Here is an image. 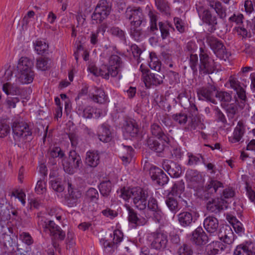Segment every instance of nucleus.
Wrapping results in <instances>:
<instances>
[{"label": "nucleus", "instance_id": "nucleus-1", "mask_svg": "<svg viewBox=\"0 0 255 255\" xmlns=\"http://www.w3.org/2000/svg\"><path fill=\"white\" fill-rule=\"evenodd\" d=\"M109 67L103 64L98 68L95 65L91 64L89 65V70L96 76H101L106 79H108L110 75L112 77L117 76L122 67L120 57L117 55H111L109 58Z\"/></svg>", "mask_w": 255, "mask_h": 255}, {"label": "nucleus", "instance_id": "nucleus-2", "mask_svg": "<svg viewBox=\"0 0 255 255\" xmlns=\"http://www.w3.org/2000/svg\"><path fill=\"white\" fill-rule=\"evenodd\" d=\"M117 193L125 201L132 198L135 207L138 210H143L147 206V192L140 187H124L118 190Z\"/></svg>", "mask_w": 255, "mask_h": 255}, {"label": "nucleus", "instance_id": "nucleus-3", "mask_svg": "<svg viewBox=\"0 0 255 255\" xmlns=\"http://www.w3.org/2000/svg\"><path fill=\"white\" fill-rule=\"evenodd\" d=\"M83 165L80 155L75 151H70L68 159L63 162L64 171L70 174L76 172Z\"/></svg>", "mask_w": 255, "mask_h": 255}, {"label": "nucleus", "instance_id": "nucleus-4", "mask_svg": "<svg viewBox=\"0 0 255 255\" xmlns=\"http://www.w3.org/2000/svg\"><path fill=\"white\" fill-rule=\"evenodd\" d=\"M199 57V70L200 74L206 75L213 73L216 68L214 60L209 57L207 52L202 48H200Z\"/></svg>", "mask_w": 255, "mask_h": 255}, {"label": "nucleus", "instance_id": "nucleus-5", "mask_svg": "<svg viewBox=\"0 0 255 255\" xmlns=\"http://www.w3.org/2000/svg\"><path fill=\"white\" fill-rule=\"evenodd\" d=\"M125 17L130 21V25H141L145 22L142 9L139 6H128L125 12Z\"/></svg>", "mask_w": 255, "mask_h": 255}, {"label": "nucleus", "instance_id": "nucleus-6", "mask_svg": "<svg viewBox=\"0 0 255 255\" xmlns=\"http://www.w3.org/2000/svg\"><path fill=\"white\" fill-rule=\"evenodd\" d=\"M148 240L152 248L157 250H163L168 242L167 234L162 231H156L149 235Z\"/></svg>", "mask_w": 255, "mask_h": 255}, {"label": "nucleus", "instance_id": "nucleus-7", "mask_svg": "<svg viewBox=\"0 0 255 255\" xmlns=\"http://www.w3.org/2000/svg\"><path fill=\"white\" fill-rule=\"evenodd\" d=\"M12 129L14 139L18 141H24L28 136L31 134L28 125L25 122H14Z\"/></svg>", "mask_w": 255, "mask_h": 255}, {"label": "nucleus", "instance_id": "nucleus-8", "mask_svg": "<svg viewBox=\"0 0 255 255\" xmlns=\"http://www.w3.org/2000/svg\"><path fill=\"white\" fill-rule=\"evenodd\" d=\"M217 92V87L214 84H208L207 86L198 89L197 93L199 100L217 104V103L215 99Z\"/></svg>", "mask_w": 255, "mask_h": 255}, {"label": "nucleus", "instance_id": "nucleus-9", "mask_svg": "<svg viewBox=\"0 0 255 255\" xmlns=\"http://www.w3.org/2000/svg\"><path fill=\"white\" fill-rule=\"evenodd\" d=\"M208 41L214 53L219 58L226 60L230 55L220 40L214 37H209L208 38Z\"/></svg>", "mask_w": 255, "mask_h": 255}, {"label": "nucleus", "instance_id": "nucleus-10", "mask_svg": "<svg viewBox=\"0 0 255 255\" xmlns=\"http://www.w3.org/2000/svg\"><path fill=\"white\" fill-rule=\"evenodd\" d=\"M162 167L172 177H178L182 172L181 166L171 160H164L162 162Z\"/></svg>", "mask_w": 255, "mask_h": 255}, {"label": "nucleus", "instance_id": "nucleus-11", "mask_svg": "<svg viewBox=\"0 0 255 255\" xmlns=\"http://www.w3.org/2000/svg\"><path fill=\"white\" fill-rule=\"evenodd\" d=\"M164 75L162 73H149L148 75L144 76L143 82L147 88L151 86H157L163 83Z\"/></svg>", "mask_w": 255, "mask_h": 255}, {"label": "nucleus", "instance_id": "nucleus-12", "mask_svg": "<svg viewBox=\"0 0 255 255\" xmlns=\"http://www.w3.org/2000/svg\"><path fill=\"white\" fill-rule=\"evenodd\" d=\"M177 216L179 223L182 227L189 226L196 220V213L192 210L182 212Z\"/></svg>", "mask_w": 255, "mask_h": 255}, {"label": "nucleus", "instance_id": "nucleus-13", "mask_svg": "<svg viewBox=\"0 0 255 255\" xmlns=\"http://www.w3.org/2000/svg\"><path fill=\"white\" fill-rule=\"evenodd\" d=\"M219 239L225 243L231 244L234 239V233L231 228L228 225L223 226L221 227L218 233Z\"/></svg>", "mask_w": 255, "mask_h": 255}, {"label": "nucleus", "instance_id": "nucleus-14", "mask_svg": "<svg viewBox=\"0 0 255 255\" xmlns=\"http://www.w3.org/2000/svg\"><path fill=\"white\" fill-rule=\"evenodd\" d=\"M150 173L152 179L156 180L159 185H164L168 182V177L160 168L153 166L150 168Z\"/></svg>", "mask_w": 255, "mask_h": 255}, {"label": "nucleus", "instance_id": "nucleus-15", "mask_svg": "<svg viewBox=\"0 0 255 255\" xmlns=\"http://www.w3.org/2000/svg\"><path fill=\"white\" fill-rule=\"evenodd\" d=\"M68 185L69 196L66 200L67 204L69 207H74L77 205L78 200L81 197L82 193L78 189L74 188L71 183L68 182Z\"/></svg>", "mask_w": 255, "mask_h": 255}, {"label": "nucleus", "instance_id": "nucleus-16", "mask_svg": "<svg viewBox=\"0 0 255 255\" xmlns=\"http://www.w3.org/2000/svg\"><path fill=\"white\" fill-rule=\"evenodd\" d=\"M227 202L222 198L212 199L207 204V209L208 211L218 213L227 208Z\"/></svg>", "mask_w": 255, "mask_h": 255}, {"label": "nucleus", "instance_id": "nucleus-17", "mask_svg": "<svg viewBox=\"0 0 255 255\" xmlns=\"http://www.w3.org/2000/svg\"><path fill=\"white\" fill-rule=\"evenodd\" d=\"M208 241V237L201 227L197 228L192 233L191 241L197 245L206 244Z\"/></svg>", "mask_w": 255, "mask_h": 255}, {"label": "nucleus", "instance_id": "nucleus-18", "mask_svg": "<svg viewBox=\"0 0 255 255\" xmlns=\"http://www.w3.org/2000/svg\"><path fill=\"white\" fill-rule=\"evenodd\" d=\"M150 131L153 136L163 140L165 143H168L169 142L170 139L168 136L164 132L159 125L156 123L151 124Z\"/></svg>", "mask_w": 255, "mask_h": 255}, {"label": "nucleus", "instance_id": "nucleus-19", "mask_svg": "<svg viewBox=\"0 0 255 255\" xmlns=\"http://www.w3.org/2000/svg\"><path fill=\"white\" fill-rule=\"evenodd\" d=\"M204 227L207 232L211 235L217 233L219 227L218 219L213 216H208L204 221Z\"/></svg>", "mask_w": 255, "mask_h": 255}, {"label": "nucleus", "instance_id": "nucleus-20", "mask_svg": "<svg viewBox=\"0 0 255 255\" xmlns=\"http://www.w3.org/2000/svg\"><path fill=\"white\" fill-rule=\"evenodd\" d=\"M100 155L97 150H89L86 152L85 164L91 167H97L100 163Z\"/></svg>", "mask_w": 255, "mask_h": 255}, {"label": "nucleus", "instance_id": "nucleus-21", "mask_svg": "<svg viewBox=\"0 0 255 255\" xmlns=\"http://www.w3.org/2000/svg\"><path fill=\"white\" fill-rule=\"evenodd\" d=\"M200 7L198 8H197V10L202 21L207 24L211 25L212 30H215L216 29L215 26L217 24L216 16L213 15L211 11L208 9L204 10L202 15H200Z\"/></svg>", "mask_w": 255, "mask_h": 255}, {"label": "nucleus", "instance_id": "nucleus-22", "mask_svg": "<svg viewBox=\"0 0 255 255\" xmlns=\"http://www.w3.org/2000/svg\"><path fill=\"white\" fill-rule=\"evenodd\" d=\"M223 187V184L221 182L211 179L208 182L206 186V190L204 191V196L205 198H208L211 195L215 193L219 188Z\"/></svg>", "mask_w": 255, "mask_h": 255}, {"label": "nucleus", "instance_id": "nucleus-23", "mask_svg": "<svg viewBox=\"0 0 255 255\" xmlns=\"http://www.w3.org/2000/svg\"><path fill=\"white\" fill-rule=\"evenodd\" d=\"M246 127L243 121H239L235 128L232 138L230 140L232 143L239 142L245 133Z\"/></svg>", "mask_w": 255, "mask_h": 255}, {"label": "nucleus", "instance_id": "nucleus-24", "mask_svg": "<svg viewBox=\"0 0 255 255\" xmlns=\"http://www.w3.org/2000/svg\"><path fill=\"white\" fill-rule=\"evenodd\" d=\"M123 130L125 135L131 137L136 136L139 131L137 125L134 122L131 121H126Z\"/></svg>", "mask_w": 255, "mask_h": 255}, {"label": "nucleus", "instance_id": "nucleus-25", "mask_svg": "<svg viewBox=\"0 0 255 255\" xmlns=\"http://www.w3.org/2000/svg\"><path fill=\"white\" fill-rule=\"evenodd\" d=\"M95 93L91 94L90 98L94 102L104 104L109 102L108 97L103 89L95 87Z\"/></svg>", "mask_w": 255, "mask_h": 255}, {"label": "nucleus", "instance_id": "nucleus-26", "mask_svg": "<svg viewBox=\"0 0 255 255\" xmlns=\"http://www.w3.org/2000/svg\"><path fill=\"white\" fill-rule=\"evenodd\" d=\"M146 144L149 149L157 153H161L164 149L163 142L160 143L152 137H149L147 139Z\"/></svg>", "mask_w": 255, "mask_h": 255}, {"label": "nucleus", "instance_id": "nucleus-27", "mask_svg": "<svg viewBox=\"0 0 255 255\" xmlns=\"http://www.w3.org/2000/svg\"><path fill=\"white\" fill-rule=\"evenodd\" d=\"M95 9L107 18L111 12V5L106 0H100Z\"/></svg>", "mask_w": 255, "mask_h": 255}, {"label": "nucleus", "instance_id": "nucleus-28", "mask_svg": "<svg viewBox=\"0 0 255 255\" xmlns=\"http://www.w3.org/2000/svg\"><path fill=\"white\" fill-rule=\"evenodd\" d=\"M34 76L33 71H18L17 78L22 84H28L33 81Z\"/></svg>", "mask_w": 255, "mask_h": 255}, {"label": "nucleus", "instance_id": "nucleus-29", "mask_svg": "<svg viewBox=\"0 0 255 255\" xmlns=\"http://www.w3.org/2000/svg\"><path fill=\"white\" fill-rule=\"evenodd\" d=\"M32 67V61L27 57H22L19 59L17 68L18 71H33Z\"/></svg>", "mask_w": 255, "mask_h": 255}, {"label": "nucleus", "instance_id": "nucleus-30", "mask_svg": "<svg viewBox=\"0 0 255 255\" xmlns=\"http://www.w3.org/2000/svg\"><path fill=\"white\" fill-rule=\"evenodd\" d=\"M94 109L90 106L84 108L81 105H79L77 108V113L83 118L91 119L93 117Z\"/></svg>", "mask_w": 255, "mask_h": 255}, {"label": "nucleus", "instance_id": "nucleus-31", "mask_svg": "<svg viewBox=\"0 0 255 255\" xmlns=\"http://www.w3.org/2000/svg\"><path fill=\"white\" fill-rule=\"evenodd\" d=\"M165 203L170 211L174 214L179 210L177 200L170 194L165 199Z\"/></svg>", "mask_w": 255, "mask_h": 255}, {"label": "nucleus", "instance_id": "nucleus-32", "mask_svg": "<svg viewBox=\"0 0 255 255\" xmlns=\"http://www.w3.org/2000/svg\"><path fill=\"white\" fill-rule=\"evenodd\" d=\"M216 97L219 99L221 102V107H223V104L225 105L229 103L232 99V95L230 93L223 91H218L216 92Z\"/></svg>", "mask_w": 255, "mask_h": 255}, {"label": "nucleus", "instance_id": "nucleus-33", "mask_svg": "<svg viewBox=\"0 0 255 255\" xmlns=\"http://www.w3.org/2000/svg\"><path fill=\"white\" fill-rule=\"evenodd\" d=\"M99 139L105 142H108L112 139V134L110 129L103 125L100 129L99 133Z\"/></svg>", "mask_w": 255, "mask_h": 255}, {"label": "nucleus", "instance_id": "nucleus-34", "mask_svg": "<svg viewBox=\"0 0 255 255\" xmlns=\"http://www.w3.org/2000/svg\"><path fill=\"white\" fill-rule=\"evenodd\" d=\"M2 90L6 95H19L21 93L20 90L18 87L9 83L3 85Z\"/></svg>", "mask_w": 255, "mask_h": 255}, {"label": "nucleus", "instance_id": "nucleus-35", "mask_svg": "<svg viewBox=\"0 0 255 255\" xmlns=\"http://www.w3.org/2000/svg\"><path fill=\"white\" fill-rule=\"evenodd\" d=\"M107 26L105 23L102 24L95 32H92L90 36V42L93 45H95L99 41V35L100 32H102L103 35L105 33Z\"/></svg>", "mask_w": 255, "mask_h": 255}, {"label": "nucleus", "instance_id": "nucleus-36", "mask_svg": "<svg viewBox=\"0 0 255 255\" xmlns=\"http://www.w3.org/2000/svg\"><path fill=\"white\" fill-rule=\"evenodd\" d=\"M112 185L110 181H105L100 183L99 188L101 194L104 197H108L112 190Z\"/></svg>", "mask_w": 255, "mask_h": 255}, {"label": "nucleus", "instance_id": "nucleus-37", "mask_svg": "<svg viewBox=\"0 0 255 255\" xmlns=\"http://www.w3.org/2000/svg\"><path fill=\"white\" fill-rule=\"evenodd\" d=\"M184 188V183L182 181H178L174 184L169 194L172 196L180 197Z\"/></svg>", "mask_w": 255, "mask_h": 255}, {"label": "nucleus", "instance_id": "nucleus-38", "mask_svg": "<svg viewBox=\"0 0 255 255\" xmlns=\"http://www.w3.org/2000/svg\"><path fill=\"white\" fill-rule=\"evenodd\" d=\"M233 255H255V253L250 250L247 246L241 244L237 246Z\"/></svg>", "mask_w": 255, "mask_h": 255}, {"label": "nucleus", "instance_id": "nucleus-39", "mask_svg": "<svg viewBox=\"0 0 255 255\" xmlns=\"http://www.w3.org/2000/svg\"><path fill=\"white\" fill-rule=\"evenodd\" d=\"M222 108L226 111L229 118H233L238 111V106L236 103H228L227 105L223 104Z\"/></svg>", "mask_w": 255, "mask_h": 255}, {"label": "nucleus", "instance_id": "nucleus-40", "mask_svg": "<svg viewBox=\"0 0 255 255\" xmlns=\"http://www.w3.org/2000/svg\"><path fill=\"white\" fill-rule=\"evenodd\" d=\"M157 8L163 14H170V8L166 0H155Z\"/></svg>", "mask_w": 255, "mask_h": 255}, {"label": "nucleus", "instance_id": "nucleus-41", "mask_svg": "<svg viewBox=\"0 0 255 255\" xmlns=\"http://www.w3.org/2000/svg\"><path fill=\"white\" fill-rule=\"evenodd\" d=\"M125 207L128 211V220L129 222L139 225V219L137 217V214L131 208L129 205L126 204Z\"/></svg>", "mask_w": 255, "mask_h": 255}, {"label": "nucleus", "instance_id": "nucleus-42", "mask_svg": "<svg viewBox=\"0 0 255 255\" xmlns=\"http://www.w3.org/2000/svg\"><path fill=\"white\" fill-rule=\"evenodd\" d=\"M150 61H149V66L156 71H159L161 68V62L154 53H150L149 55Z\"/></svg>", "mask_w": 255, "mask_h": 255}, {"label": "nucleus", "instance_id": "nucleus-43", "mask_svg": "<svg viewBox=\"0 0 255 255\" xmlns=\"http://www.w3.org/2000/svg\"><path fill=\"white\" fill-rule=\"evenodd\" d=\"M140 26V25H130V34L131 36L136 41L140 40L142 35L141 29L139 27Z\"/></svg>", "mask_w": 255, "mask_h": 255}, {"label": "nucleus", "instance_id": "nucleus-44", "mask_svg": "<svg viewBox=\"0 0 255 255\" xmlns=\"http://www.w3.org/2000/svg\"><path fill=\"white\" fill-rule=\"evenodd\" d=\"M35 50L38 54H42L48 50V45L44 41L37 40L34 43Z\"/></svg>", "mask_w": 255, "mask_h": 255}, {"label": "nucleus", "instance_id": "nucleus-45", "mask_svg": "<svg viewBox=\"0 0 255 255\" xmlns=\"http://www.w3.org/2000/svg\"><path fill=\"white\" fill-rule=\"evenodd\" d=\"M42 227L45 229H48L51 236L55 235L56 232L60 228L53 221L51 220L48 221L47 222H45L42 225Z\"/></svg>", "mask_w": 255, "mask_h": 255}, {"label": "nucleus", "instance_id": "nucleus-46", "mask_svg": "<svg viewBox=\"0 0 255 255\" xmlns=\"http://www.w3.org/2000/svg\"><path fill=\"white\" fill-rule=\"evenodd\" d=\"M36 68L42 71H45L49 68L48 60L47 58L40 57L36 59Z\"/></svg>", "mask_w": 255, "mask_h": 255}, {"label": "nucleus", "instance_id": "nucleus-47", "mask_svg": "<svg viewBox=\"0 0 255 255\" xmlns=\"http://www.w3.org/2000/svg\"><path fill=\"white\" fill-rule=\"evenodd\" d=\"M188 160L187 164L190 166L196 165L201 161V159H202V161L204 160L200 154L195 155L191 153H188Z\"/></svg>", "mask_w": 255, "mask_h": 255}, {"label": "nucleus", "instance_id": "nucleus-48", "mask_svg": "<svg viewBox=\"0 0 255 255\" xmlns=\"http://www.w3.org/2000/svg\"><path fill=\"white\" fill-rule=\"evenodd\" d=\"M189 128L190 130H196L197 131L205 128V125L198 120L195 118L192 119L189 124Z\"/></svg>", "mask_w": 255, "mask_h": 255}, {"label": "nucleus", "instance_id": "nucleus-49", "mask_svg": "<svg viewBox=\"0 0 255 255\" xmlns=\"http://www.w3.org/2000/svg\"><path fill=\"white\" fill-rule=\"evenodd\" d=\"M124 149L127 151V153L126 154L122 155L121 158L123 161L126 164L131 161L133 155V150L132 148L129 146H125Z\"/></svg>", "mask_w": 255, "mask_h": 255}, {"label": "nucleus", "instance_id": "nucleus-50", "mask_svg": "<svg viewBox=\"0 0 255 255\" xmlns=\"http://www.w3.org/2000/svg\"><path fill=\"white\" fill-rule=\"evenodd\" d=\"M86 197L91 201L96 202L99 199L98 191L94 188H89L86 193Z\"/></svg>", "mask_w": 255, "mask_h": 255}, {"label": "nucleus", "instance_id": "nucleus-51", "mask_svg": "<svg viewBox=\"0 0 255 255\" xmlns=\"http://www.w3.org/2000/svg\"><path fill=\"white\" fill-rule=\"evenodd\" d=\"M110 32L113 35L118 37L121 40H125V32L119 27H112L110 29Z\"/></svg>", "mask_w": 255, "mask_h": 255}, {"label": "nucleus", "instance_id": "nucleus-52", "mask_svg": "<svg viewBox=\"0 0 255 255\" xmlns=\"http://www.w3.org/2000/svg\"><path fill=\"white\" fill-rule=\"evenodd\" d=\"M178 255H192L193 250L191 247L186 244H183L178 250Z\"/></svg>", "mask_w": 255, "mask_h": 255}, {"label": "nucleus", "instance_id": "nucleus-53", "mask_svg": "<svg viewBox=\"0 0 255 255\" xmlns=\"http://www.w3.org/2000/svg\"><path fill=\"white\" fill-rule=\"evenodd\" d=\"M173 120L180 125L185 124L187 121V116L185 114L178 113L172 116Z\"/></svg>", "mask_w": 255, "mask_h": 255}, {"label": "nucleus", "instance_id": "nucleus-54", "mask_svg": "<svg viewBox=\"0 0 255 255\" xmlns=\"http://www.w3.org/2000/svg\"><path fill=\"white\" fill-rule=\"evenodd\" d=\"M19 239L27 245H31L33 244V241L30 235L26 232H22L19 235Z\"/></svg>", "mask_w": 255, "mask_h": 255}, {"label": "nucleus", "instance_id": "nucleus-55", "mask_svg": "<svg viewBox=\"0 0 255 255\" xmlns=\"http://www.w3.org/2000/svg\"><path fill=\"white\" fill-rule=\"evenodd\" d=\"M214 9L221 18H224L226 16V8L223 6L220 1L216 4V6Z\"/></svg>", "mask_w": 255, "mask_h": 255}, {"label": "nucleus", "instance_id": "nucleus-56", "mask_svg": "<svg viewBox=\"0 0 255 255\" xmlns=\"http://www.w3.org/2000/svg\"><path fill=\"white\" fill-rule=\"evenodd\" d=\"M169 25L163 23L161 22L159 23V27L161 32L162 39L166 38L169 35Z\"/></svg>", "mask_w": 255, "mask_h": 255}, {"label": "nucleus", "instance_id": "nucleus-57", "mask_svg": "<svg viewBox=\"0 0 255 255\" xmlns=\"http://www.w3.org/2000/svg\"><path fill=\"white\" fill-rule=\"evenodd\" d=\"M148 15L150 20V29L154 31L157 29L156 22L157 20L156 15L151 10L149 11Z\"/></svg>", "mask_w": 255, "mask_h": 255}, {"label": "nucleus", "instance_id": "nucleus-58", "mask_svg": "<svg viewBox=\"0 0 255 255\" xmlns=\"http://www.w3.org/2000/svg\"><path fill=\"white\" fill-rule=\"evenodd\" d=\"M50 156L53 157H60L62 158L64 156V153L63 151L61 150L59 147H54L51 149L50 152Z\"/></svg>", "mask_w": 255, "mask_h": 255}, {"label": "nucleus", "instance_id": "nucleus-59", "mask_svg": "<svg viewBox=\"0 0 255 255\" xmlns=\"http://www.w3.org/2000/svg\"><path fill=\"white\" fill-rule=\"evenodd\" d=\"M123 234L120 230H115L113 233V244H118L123 239Z\"/></svg>", "mask_w": 255, "mask_h": 255}, {"label": "nucleus", "instance_id": "nucleus-60", "mask_svg": "<svg viewBox=\"0 0 255 255\" xmlns=\"http://www.w3.org/2000/svg\"><path fill=\"white\" fill-rule=\"evenodd\" d=\"M9 126L5 123H0V137L5 136L9 132Z\"/></svg>", "mask_w": 255, "mask_h": 255}, {"label": "nucleus", "instance_id": "nucleus-61", "mask_svg": "<svg viewBox=\"0 0 255 255\" xmlns=\"http://www.w3.org/2000/svg\"><path fill=\"white\" fill-rule=\"evenodd\" d=\"M45 182L42 180L37 181L35 187V191L38 194H42L46 191Z\"/></svg>", "mask_w": 255, "mask_h": 255}, {"label": "nucleus", "instance_id": "nucleus-62", "mask_svg": "<svg viewBox=\"0 0 255 255\" xmlns=\"http://www.w3.org/2000/svg\"><path fill=\"white\" fill-rule=\"evenodd\" d=\"M198 61V57L197 54H191L189 59L190 66L193 71H197L196 66Z\"/></svg>", "mask_w": 255, "mask_h": 255}, {"label": "nucleus", "instance_id": "nucleus-63", "mask_svg": "<svg viewBox=\"0 0 255 255\" xmlns=\"http://www.w3.org/2000/svg\"><path fill=\"white\" fill-rule=\"evenodd\" d=\"M229 82L231 87L236 91L242 88L240 82L237 79L234 77H231L229 79Z\"/></svg>", "mask_w": 255, "mask_h": 255}, {"label": "nucleus", "instance_id": "nucleus-64", "mask_svg": "<svg viewBox=\"0 0 255 255\" xmlns=\"http://www.w3.org/2000/svg\"><path fill=\"white\" fill-rule=\"evenodd\" d=\"M215 116L218 119V121L221 122L224 124L227 122V120L224 114L218 108L215 107Z\"/></svg>", "mask_w": 255, "mask_h": 255}]
</instances>
